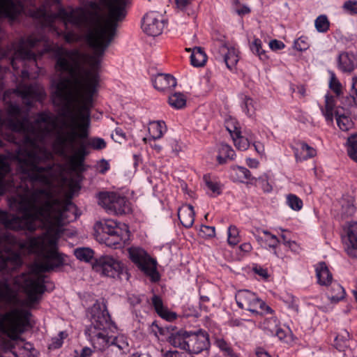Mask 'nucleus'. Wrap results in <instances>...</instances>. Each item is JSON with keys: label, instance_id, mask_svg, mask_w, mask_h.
Instances as JSON below:
<instances>
[{"label": "nucleus", "instance_id": "1", "mask_svg": "<svg viewBox=\"0 0 357 357\" xmlns=\"http://www.w3.org/2000/svg\"><path fill=\"white\" fill-rule=\"evenodd\" d=\"M108 10V18L83 8L70 10L60 8L52 13L45 6L33 10L31 16L43 20L45 26H51L57 19L65 26L71 24L82 31H86V40L93 53L87 57L90 68L82 67L75 59L79 57L77 51L55 47L52 52L54 68L61 77L55 84L53 94L54 105L62 107V116H90L93 96L98 92L99 75L97 70L100 58L112 41L117 22L126 15V7L129 0H102Z\"/></svg>", "mask_w": 357, "mask_h": 357}, {"label": "nucleus", "instance_id": "2", "mask_svg": "<svg viewBox=\"0 0 357 357\" xmlns=\"http://www.w3.org/2000/svg\"><path fill=\"white\" fill-rule=\"evenodd\" d=\"M56 128L54 118L46 113H40L33 122L29 119L28 114L22 113L17 105H10L6 117H2L0 111V132L7 135L6 131L23 135L22 145L16 151L18 169L24 178H29L33 183L50 186L55 176L52 155L44 147V140Z\"/></svg>", "mask_w": 357, "mask_h": 357}, {"label": "nucleus", "instance_id": "3", "mask_svg": "<svg viewBox=\"0 0 357 357\" xmlns=\"http://www.w3.org/2000/svg\"><path fill=\"white\" fill-rule=\"evenodd\" d=\"M9 172L8 162L0 155V195L13 185L12 182H6L4 178ZM17 201L21 218L0 211V222L6 229L29 231H34L39 227L50 229L62 226L69 218L70 199L62 200L50 189L36 190L30 195L20 196Z\"/></svg>", "mask_w": 357, "mask_h": 357}, {"label": "nucleus", "instance_id": "4", "mask_svg": "<svg viewBox=\"0 0 357 357\" xmlns=\"http://www.w3.org/2000/svg\"><path fill=\"white\" fill-rule=\"evenodd\" d=\"M56 240L47 236L33 238L30 241L32 251L43 257L42 261L35 266L36 273H22L15 277V283L22 288L26 298L20 301L15 291L6 281H0V303L10 305H22L31 307L38 303L46 288L44 284L45 276L40 273L48 272L63 264L61 255L56 248Z\"/></svg>", "mask_w": 357, "mask_h": 357}, {"label": "nucleus", "instance_id": "5", "mask_svg": "<svg viewBox=\"0 0 357 357\" xmlns=\"http://www.w3.org/2000/svg\"><path fill=\"white\" fill-rule=\"evenodd\" d=\"M91 325L86 330L91 342L93 341V335L103 336L109 334L115 328L107 311L104 300L96 301L90 309Z\"/></svg>", "mask_w": 357, "mask_h": 357}, {"label": "nucleus", "instance_id": "6", "mask_svg": "<svg viewBox=\"0 0 357 357\" xmlns=\"http://www.w3.org/2000/svg\"><path fill=\"white\" fill-rule=\"evenodd\" d=\"M31 312L26 310L15 308L6 313L0 319V334H6L16 340L29 324Z\"/></svg>", "mask_w": 357, "mask_h": 357}, {"label": "nucleus", "instance_id": "7", "mask_svg": "<svg viewBox=\"0 0 357 357\" xmlns=\"http://www.w3.org/2000/svg\"><path fill=\"white\" fill-rule=\"evenodd\" d=\"M91 343L93 348L101 351L105 357H126L129 352L128 342L123 335H93Z\"/></svg>", "mask_w": 357, "mask_h": 357}, {"label": "nucleus", "instance_id": "8", "mask_svg": "<svg viewBox=\"0 0 357 357\" xmlns=\"http://www.w3.org/2000/svg\"><path fill=\"white\" fill-rule=\"evenodd\" d=\"M93 268L96 272L107 277L128 280V274L123 264L109 255L102 256L97 259Z\"/></svg>", "mask_w": 357, "mask_h": 357}, {"label": "nucleus", "instance_id": "9", "mask_svg": "<svg viewBox=\"0 0 357 357\" xmlns=\"http://www.w3.org/2000/svg\"><path fill=\"white\" fill-rule=\"evenodd\" d=\"M151 331L155 335L158 333L165 337L167 342L172 347L186 351L188 345L187 338L188 332L183 330H177L176 327L169 324L165 326H159L156 322L151 324Z\"/></svg>", "mask_w": 357, "mask_h": 357}, {"label": "nucleus", "instance_id": "10", "mask_svg": "<svg viewBox=\"0 0 357 357\" xmlns=\"http://www.w3.org/2000/svg\"><path fill=\"white\" fill-rule=\"evenodd\" d=\"M128 252L132 261L136 264L152 282H155L160 280V275L156 268V261L150 258L144 250L130 248Z\"/></svg>", "mask_w": 357, "mask_h": 357}, {"label": "nucleus", "instance_id": "11", "mask_svg": "<svg viewBox=\"0 0 357 357\" xmlns=\"http://www.w3.org/2000/svg\"><path fill=\"white\" fill-rule=\"evenodd\" d=\"M98 203L108 213L117 215H125L131 211L129 202L126 197L115 192L100 193Z\"/></svg>", "mask_w": 357, "mask_h": 357}, {"label": "nucleus", "instance_id": "12", "mask_svg": "<svg viewBox=\"0 0 357 357\" xmlns=\"http://www.w3.org/2000/svg\"><path fill=\"white\" fill-rule=\"evenodd\" d=\"M238 306L252 313H262L263 311L271 312V309L259 299L254 293L248 290H240L235 296Z\"/></svg>", "mask_w": 357, "mask_h": 357}, {"label": "nucleus", "instance_id": "13", "mask_svg": "<svg viewBox=\"0 0 357 357\" xmlns=\"http://www.w3.org/2000/svg\"><path fill=\"white\" fill-rule=\"evenodd\" d=\"M40 42V40L36 38L33 36H30L26 39H22L10 61L13 68L14 69L19 68L17 62L24 63L25 61H29L36 63V56L31 50V48L36 47Z\"/></svg>", "mask_w": 357, "mask_h": 357}, {"label": "nucleus", "instance_id": "14", "mask_svg": "<svg viewBox=\"0 0 357 357\" xmlns=\"http://www.w3.org/2000/svg\"><path fill=\"white\" fill-rule=\"evenodd\" d=\"M14 92L20 96L23 103L31 106L35 100H39L45 96L43 89L38 84H20Z\"/></svg>", "mask_w": 357, "mask_h": 357}, {"label": "nucleus", "instance_id": "15", "mask_svg": "<svg viewBox=\"0 0 357 357\" xmlns=\"http://www.w3.org/2000/svg\"><path fill=\"white\" fill-rule=\"evenodd\" d=\"M186 351L191 354H199L209 347L208 335L202 331L197 333H188Z\"/></svg>", "mask_w": 357, "mask_h": 357}, {"label": "nucleus", "instance_id": "16", "mask_svg": "<svg viewBox=\"0 0 357 357\" xmlns=\"http://www.w3.org/2000/svg\"><path fill=\"white\" fill-rule=\"evenodd\" d=\"M344 232L343 241L347 253L351 257L357 258V222H348L344 227Z\"/></svg>", "mask_w": 357, "mask_h": 357}, {"label": "nucleus", "instance_id": "17", "mask_svg": "<svg viewBox=\"0 0 357 357\" xmlns=\"http://www.w3.org/2000/svg\"><path fill=\"white\" fill-rule=\"evenodd\" d=\"M158 17V13L153 11L146 13L144 17L142 26L147 35L155 37L162 33L164 24Z\"/></svg>", "mask_w": 357, "mask_h": 357}, {"label": "nucleus", "instance_id": "18", "mask_svg": "<svg viewBox=\"0 0 357 357\" xmlns=\"http://www.w3.org/2000/svg\"><path fill=\"white\" fill-rule=\"evenodd\" d=\"M21 265L22 259L19 254L11 253L5 256L0 252V271L11 274Z\"/></svg>", "mask_w": 357, "mask_h": 357}, {"label": "nucleus", "instance_id": "19", "mask_svg": "<svg viewBox=\"0 0 357 357\" xmlns=\"http://www.w3.org/2000/svg\"><path fill=\"white\" fill-rule=\"evenodd\" d=\"M96 227L98 231H100L102 234L100 237H107L114 234V232L118 231V233L123 232L128 230L127 225H123L120 227L116 222L113 220H104L96 224Z\"/></svg>", "mask_w": 357, "mask_h": 357}, {"label": "nucleus", "instance_id": "20", "mask_svg": "<svg viewBox=\"0 0 357 357\" xmlns=\"http://www.w3.org/2000/svg\"><path fill=\"white\" fill-rule=\"evenodd\" d=\"M129 230L121 233H118L117 231L116 233L114 232L113 235L107 236V237H100V241L107 246L116 249L123 247L129 240Z\"/></svg>", "mask_w": 357, "mask_h": 357}, {"label": "nucleus", "instance_id": "21", "mask_svg": "<svg viewBox=\"0 0 357 357\" xmlns=\"http://www.w3.org/2000/svg\"><path fill=\"white\" fill-rule=\"evenodd\" d=\"M89 152L86 149V145L84 142L79 143V147L75 150L73 155L70 158V165L75 171H82L85 157Z\"/></svg>", "mask_w": 357, "mask_h": 357}, {"label": "nucleus", "instance_id": "22", "mask_svg": "<svg viewBox=\"0 0 357 357\" xmlns=\"http://www.w3.org/2000/svg\"><path fill=\"white\" fill-rule=\"evenodd\" d=\"M153 86L158 91H169L176 86V79L169 74L158 73L154 77Z\"/></svg>", "mask_w": 357, "mask_h": 357}, {"label": "nucleus", "instance_id": "23", "mask_svg": "<svg viewBox=\"0 0 357 357\" xmlns=\"http://www.w3.org/2000/svg\"><path fill=\"white\" fill-rule=\"evenodd\" d=\"M315 271L317 282L320 285L328 286L332 283L333 275L324 261L318 263Z\"/></svg>", "mask_w": 357, "mask_h": 357}, {"label": "nucleus", "instance_id": "24", "mask_svg": "<svg viewBox=\"0 0 357 357\" xmlns=\"http://www.w3.org/2000/svg\"><path fill=\"white\" fill-rule=\"evenodd\" d=\"M178 216L181 223L185 227H190L195 220V212L190 204H185L178 208Z\"/></svg>", "mask_w": 357, "mask_h": 357}, {"label": "nucleus", "instance_id": "25", "mask_svg": "<svg viewBox=\"0 0 357 357\" xmlns=\"http://www.w3.org/2000/svg\"><path fill=\"white\" fill-rule=\"evenodd\" d=\"M219 52L228 68L231 69L237 63L238 58L234 48H229L226 44L222 43L219 48Z\"/></svg>", "mask_w": 357, "mask_h": 357}, {"label": "nucleus", "instance_id": "26", "mask_svg": "<svg viewBox=\"0 0 357 357\" xmlns=\"http://www.w3.org/2000/svg\"><path fill=\"white\" fill-rule=\"evenodd\" d=\"M152 303L158 314L162 319L167 321H172L176 318V314L168 311L163 305L162 301L158 296L154 295L153 296Z\"/></svg>", "mask_w": 357, "mask_h": 357}, {"label": "nucleus", "instance_id": "27", "mask_svg": "<svg viewBox=\"0 0 357 357\" xmlns=\"http://www.w3.org/2000/svg\"><path fill=\"white\" fill-rule=\"evenodd\" d=\"M355 61L354 54L342 52L337 58L338 67L344 73H350L354 69Z\"/></svg>", "mask_w": 357, "mask_h": 357}, {"label": "nucleus", "instance_id": "28", "mask_svg": "<svg viewBox=\"0 0 357 357\" xmlns=\"http://www.w3.org/2000/svg\"><path fill=\"white\" fill-rule=\"evenodd\" d=\"M186 51H191L190 48H186ZM207 56L204 50L200 47H195L192 49L190 56L191 64L196 67L204 66L206 61Z\"/></svg>", "mask_w": 357, "mask_h": 357}, {"label": "nucleus", "instance_id": "29", "mask_svg": "<svg viewBox=\"0 0 357 357\" xmlns=\"http://www.w3.org/2000/svg\"><path fill=\"white\" fill-rule=\"evenodd\" d=\"M328 298L333 303H337L344 298L346 293L344 289L338 283H331L328 290Z\"/></svg>", "mask_w": 357, "mask_h": 357}, {"label": "nucleus", "instance_id": "30", "mask_svg": "<svg viewBox=\"0 0 357 357\" xmlns=\"http://www.w3.org/2000/svg\"><path fill=\"white\" fill-rule=\"evenodd\" d=\"M166 130V126L163 121H156L150 123L149 132L153 140L160 139Z\"/></svg>", "mask_w": 357, "mask_h": 357}, {"label": "nucleus", "instance_id": "31", "mask_svg": "<svg viewBox=\"0 0 357 357\" xmlns=\"http://www.w3.org/2000/svg\"><path fill=\"white\" fill-rule=\"evenodd\" d=\"M335 105L333 97L326 95L325 96V109H322V113L328 121H333V109Z\"/></svg>", "mask_w": 357, "mask_h": 357}, {"label": "nucleus", "instance_id": "32", "mask_svg": "<svg viewBox=\"0 0 357 357\" xmlns=\"http://www.w3.org/2000/svg\"><path fill=\"white\" fill-rule=\"evenodd\" d=\"M168 102L171 107L181 109L186 105V98L183 93L177 92L169 96Z\"/></svg>", "mask_w": 357, "mask_h": 357}, {"label": "nucleus", "instance_id": "33", "mask_svg": "<svg viewBox=\"0 0 357 357\" xmlns=\"http://www.w3.org/2000/svg\"><path fill=\"white\" fill-rule=\"evenodd\" d=\"M349 333L346 330H342L335 338V347L339 351H343L349 346Z\"/></svg>", "mask_w": 357, "mask_h": 357}, {"label": "nucleus", "instance_id": "34", "mask_svg": "<svg viewBox=\"0 0 357 357\" xmlns=\"http://www.w3.org/2000/svg\"><path fill=\"white\" fill-rule=\"evenodd\" d=\"M234 146L240 151H245L250 146L249 141L245 137L241 136L240 131H236L231 134Z\"/></svg>", "mask_w": 357, "mask_h": 357}, {"label": "nucleus", "instance_id": "35", "mask_svg": "<svg viewBox=\"0 0 357 357\" xmlns=\"http://www.w3.org/2000/svg\"><path fill=\"white\" fill-rule=\"evenodd\" d=\"M347 145L348 155L354 161L357 162V134L348 137Z\"/></svg>", "mask_w": 357, "mask_h": 357}, {"label": "nucleus", "instance_id": "36", "mask_svg": "<svg viewBox=\"0 0 357 357\" xmlns=\"http://www.w3.org/2000/svg\"><path fill=\"white\" fill-rule=\"evenodd\" d=\"M75 257L80 261L89 262L93 257V251L89 248H79L75 250Z\"/></svg>", "mask_w": 357, "mask_h": 357}, {"label": "nucleus", "instance_id": "37", "mask_svg": "<svg viewBox=\"0 0 357 357\" xmlns=\"http://www.w3.org/2000/svg\"><path fill=\"white\" fill-rule=\"evenodd\" d=\"M336 121L338 127L343 131H347L353 126V122L349 117L345 115H339L335 112Z\"/></svg>", "mask_w": 357, "mask_h": 357}, {"label": "nucleus", "instance_id": "38", "mask_svg": "<svg viewBox=\"0 0 357 357\" xmlns=\"http://www.w3.org/2000/svg\"><path fill=\"white\" fill-rule=\"evenodd\" d=\"M314 26L317 31L325 33L329 29L330 22L325 15H321L315 20Z\"/></svg>", "mask_w": 357, "mask_h": 357}, {"label": "nucleus", "instance_id": "39", "mask_svg": "<svg viewBox=\"0 0 357 357\" xmlns=\"http://www.w3.org/2000/svg\"><path fill=\"white\" fill-rule=\"evenodd\" d=\"M287 204L294 211H300L303 207L302 200L294 194L287 195Z\"/></svg>", "mask_w": 357, "mask_h": 357}, {"label": "nucleus", "instance_id": "40", "mask_svg": "<svg viewBox=\"0 0 357 357\" xmlns=\"http://www.w3.org/2000/svg\"><path fill=\"white\" fill-rule=\"evenodd\" d=\"M244 110L246 114L250 117L255 116V102L250 97L245 96L243 98Z\"/></svg>", "mask_w": 357, "mask_h": 357}, {"label": "nucleus", "instance_id": "41", "mask_svg": "<svg viewBox=\"0 0 357 357\" xmlns=\"http://www.w3.org/2000/svg\"><path fill=\"white\" fill-rule=\"evenodd\" d=\"M217 347L225 352L226 356L229 357H237L236 354L233 351L229 344L223 339H217L215 341Z\"/></svg>", "mask_w": 357, "mask_h": 357}, {"label": "nucleus", "instance_id": "42", "mask_svg": "<svg viewBox=\"0 0 357 357\" xmlns=\"http://www.w3.org/2000/svg\"><path fill=\"white\" fill-rule=\"evenodd\" d=\"M356 211L353 202L350 200L343 199L342 201V214L346 217L352 215Z\"/></svg>", "mask_w": 357, "mask_h": 357}, {"label": "nucleus", "instance_id": "43", "mask_svg": "<svg viewBox=\"0 0 357 357\" xmlns=\"http://www.w3.org/2000/svg\"><path fill=\"white\" fill-rule=\"evenodd\" d=\"M330 89L337 96H340L342 93V84L335 77L333 73H331V76L329 82Z\"/></svg>", "mask_w": 357, "mask_h": 357}, {"label": "nucleus", "instance_id": "44", "mask_svg": "<svg viewBox=\"0 0 357 357\" xmlns=\"http://www.w3.org/2000/svg\"><path fill=\"white\" fill-rule=\"evenodd\" d=\"M228 243L236 245L239 242L238 231L235 226L231 225L228 229Z\"/></svg>", "mask_w": 357, "mask_h": 357}, {"label": "nucleus", "instance_id": "45", "mask_svg": "<svg viewBox=\"0 0 357 357\" xmlns=\"http://www.w3.org/2000/svg\"><path fill=\"white\" fill-rule=\"evenodd\" d=\"M67 336L65 332L61 331L59 333L58 337H53L52 342L49 344V349H56L61 347L63 344V340Z\"/></svg>", "mask_w": 357, "mask_h": 357}, {"label": "nucleus", "instance_id": "46", "mask_svg": "<svg viewBox=\"0 0 357 357\" xmlns=\"http://www.w3.org/2000/svg\"><path fill=\"white\" fill-rule=\"evenodd\" d=\"M204 181L207 188L211 190L212 192L216 195L221 193L220 184L218 183L211 181L210 177L207 175L204 176Z\"/></svg>", "mask_w": 357, "mask_h": 357}, {"label": "nucleus", "instance_id": "47", "mask_svg": "<svg viewBox=\"0 0 357 357\" xmlns=\"http://www.w3.org/2000/svg\"><path fill=\"white\" fill-rule=\"evenodd\" d=\"M88 145L96 150H101L106 146V142L102 138L95 137L89 141Z\"/></svg>", "mask_w": 357, "mask_h": 357}, {"label": "nucleus", "instance_id": "48", "mask_svg": "<svg viewBox=\"0 0 357 357\" xmlns=\"http://www.w3.org/2000/svg\"><path fill=\"white\" fill-rule=\"evenodd\" d=\"M250 48L253 53L257 54L261 59H262L261 56L264 54L265 52L261 48V40L258 38L255 39L250 45Z\"/></svg>", "mask_w": 357, "mask_h": 357}, {"label": "nucleus", "instance_id": "49", "mask_svg": "<svg viewBox=\"0 0 357 357\" xmlns=\"http://www.w3.org/2000/svg\"><path fill=\"white\" fill-rule=\"evenodd\" d=\"M343 8L350 14H357V1H345Z\"/></svg>", "mask_w": 357, "mask_h": 357}, {"label": "nucleus", "instance_id": "50", "mask_svg": "<svg viewBox=\"0 0 357 357\" xmlns=\"http://www.w3.org/2000/svg\"><path fill=\"white\" fill-rule=\"evenodd\" d=\"M220 153L225 155L227 158L233 159L234 151L231 147L226 144H222L220 149Z\"/></svg>", "mask_w": 357, "mask_h": 357}, {"label": "nucleus", "instance_id": "51", "mask_svg": "<svg viewBox=\"0 0 357 357\" xmlns=\"http://www.w3.org/2000/svg\"><path fill=\"white\" fill-rule=\"evenodd\" d=\"M112 137L115 142L121 143L126 139V134L121 128H117L112 134Z\"/></svg>", "mask_w": 357, "mask_h": 357}, {"label": "nucleus", "instance_id": "52", "mask_svg": "<svg viewBox=\"0 0 357 357\" xmlns=\"http://www.w3.org/2000/svg\"><path fill=\"white\" fill-rule=\"evenodd\" d=\"M301 149L307 152V158H313L317 155V151L305 142L301 143Z\"/></svg>", "mask_w": 357, "mask_h": 357}, {"label": "nucleus", "instance_id": "53", "mask_svg": "<svg viewBox=\"0 0 357 357\" xmlns=\"http://www.w3.org/2000/svg\"><path fill=\"white\" fill-rule=\"evenodd\" d=\"M64 39L67 43H74L79 40V36L74 31H69L64 33Z\"/></svg>", "mask_w": 357, "mask_h": 357}, {"label": "nucleus", "instance_id": "54", "mask_svg": "<svg viewBox=\"0 0 357 357\" xmlns=\"http://www.w3.org/2000/svg\"><path fill=\"white\" fill-rule=\"evenodd\" d=\"M294 47L298 51H303L307 49L308 45L301 38H298L294 42Z\"/></svg>", "mask_w": 357, "mask_h": 357}, {"label": "nucleus", "instance_id": "55", "mask_svg": "<svg viewBox=\"0 0 357 357\" xmlns=\"http://www.w3.org/2000/svg\"><path fill=\"white\" fill-rule=\"evenodd\" d=\"M269 46L271 50H278L283 49L284 47V44L281 41L277 40H272L269 43Z\"/></svg>", "mask_w": 357, "mask_h": 357}, {"label": "nucleus", "instance_id": "56", "mask_svg": "<svg viewBox=\"0 0 357 357\" xmlns=\"http://www.w3.org/2000/svg\"><path fill=\"white\" fill-rule=\"evenodd\" d=\"M163 357H191L178 351H169L164 354Z\"/></svg>", "mask_w": 357, "mask_h": 357}, {"label": "nucleus", "instance_id": "57", "mask_svg": "<svg viewBox=\"0 0 357 357\" xmlns=\"http://www.w3.org/2000/svg\"><path fill=\"white\" fill-rule=\"evenodd\" d=\"M253 271L255 273L261 276L264 279H267L268 278V274L266 269H264L260 266H255L253 268Z\"/></svg>", "mask_w": 357, "mask_h": 357}, {"label": "nucleus", "instance_id": "58", "mask_svg": "<svg viewBox=\"0 0 357 357\" xmlns=\"http://www.w3.org/2000/svg\"><path fill=\"white\" fill-rule=\"evenodd\" d=\"M201 231L206 234V236L212 237L215 236V227L210 226H202Z\"/></svg>", "mask_w": 357, "mask_h": 357}, {"label": "nucleus", "instance_id": "59", "mask_svg": "<svg viewBox=\"0 0 357 357\" xmlns=\"http://www.w3.org/2000/svg\"><path fill=\"white\" fill-rule=\"evenodd\" d=\"M238 169L239 171V174L245 179L251 178V173L250 172L243 167H238Z\"/></svg>", "mask_w": 357, "mask_h": 357}, {"label": "nucleus", "instance_id": "60", "mask_svg": "<svg viewBox=\"0 0 357 357\" xmlns=\"http://www.w3.org/2000/svg\"><path fill=\"white\" fill-rule=\"evenodd\" d=\"M192 1V0H176V3L178 8L183 10L187 8Z\"/></svg>", "mask_w": 357, "mask_h": 357}, {"label": "nucleus", "instance_id": "61", "mask_svg": "<svg viewBox=\"0 0 357 357\" xmlns=\"http://www.w3.org/2000/svg\"><path fill=\"white\" fill-rule=\"evenodd\" d=\"M350 96L355 99L356 97H357V78H353L352 79V86H351V91L350 93Z\"/></svg>", "mask_w": 357, "mask_h": 357}, {"label": "nucleus", "instance_id": "62", "mask_svg": "<svg viewBox=\"0 0 357 357\" xmlns=\"http://www.w3.org/2000/svg\"><path fill=\"white\" fill-rule=\"evenodd\" d=\"M268 238V240L270 241L269 247L275 248L279 243L278 238L273 234H271Z\"/></svg>", "mask_w": 357, "mask_h": 357}, {"label": "nucleus", "instance_id": "63", "mask_svg": "<svg viewBox=\"0 0 357 357\" xmlns=\"http://www.w3.org/2000/svg\"><path fill=\"white\" fill-rule=\"evenodd\" d=\"M93 352V351L91 350V349L89 347H84L82 349L81 354L79 356V357H90L92 355Z\"/></svg>", "mask_w": 357, "mask_h": 357}, {"label": "nucleus", "instance_id": "64", "mask_svg": "<svg viewBox=\"0 0 357 357\" xmlns=\"http://www.w3.org/2000/svg\"><path fill=\"white\" fill-rule=\"evenodd\" d=\"M255 354L257 357H271L270 354L262 348H257Z\"/></svg>", "mask_w": 357, "mask_h": 357}]
</instances>
